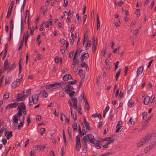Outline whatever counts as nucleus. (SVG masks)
Returning a JSON list of instances; mask_svg holds the SVG:
<instances>
[{
  "instance_id": "obj_11",
  "label": "nucleus",
  "mask_w": 156,
  "mask_h": 156,
  "mask_svg": "<svg viewBox=\"0 0 156 156\" xmlns=\"http://www.w3.org/2000/svg\"><path fill=\"white\" fill-rule=\"evenodd\" d=\"M10 35H9V41H10L11 39V38L12 36V32L11 31L12 30L13 28L14 27V24H13V22L12 20H11L10 22Z\"/></svg>"
},
{
  "instance_id": "obj_6",
  "label": "nucleus",
  "mask_w": 156,
  "mask_h": 156,
  "mask_svg": "<svg viewBox=\"0 0 156 156\" xmlns=\"http://www.w3.org/2000/svg\"><path fill=\"white\" fill-rule=\"evenodd\" d=\"M76 150L79 151L80 148L81 147V144L80 142V140L79 136L77 135L76 137Z\"/></svg>"
},
{
  "instance_id": "obj_58",
  "label": "nucleus",
  "mask_w": 156,
  "mask_h": 156,
  "mask_svg": "<svg viewBox=\"0 0 156 156\" xmlns=\"http://www.w3.org/2000/svg\"><path fill=\"white\" fill-rule=\"evenodd\" d=\"M73 51H70V53L69 54V58H71L72 57H73Z\"/></svg>"
},
{
  "instance_id": "obj_48",
  "label": "nucleus",
  "mask_w": 156,
  "mask_h": 156,
  "mask_svg": "<svg viewBox=\"0 0 156 156\" xmlns=\"http://www.w3.org/2000/svg\"><path fill=\"white\" fill-rule=\"evenodd\" d=\"M45 131V129L44 128H42L41 129V135L42 136L43 135Z\"/></svg>"
},
{
  "instance_id": "obj_4",
  "label": "nucleus",
  "mask_w": 156,
  "mask_h": 156,
  "mask_svg": "<svg viewBox=\"0 0 156 156\" xmlns=\"http://www.w3.org/2000/svg\"><path fill=\"white\" fill-rule=\"evenodd\" d=\"M68 102L70 106L73 108L77 107V100L76 97H74L71 99V101H69Z\"/></svg>"
},
{
  "instance_id": "obj_9",
  "label": "nucleus",
  "mask_w": 156,
  "mask_h": 156,
  "mask_svg": "<svg viewBox=\"0 0 156 156\" xmlns=\"http://www.w3.org/2000/svg\"><path fill=\"white\" fill-rule=\"evenodd\" d=\"M62 84H64L62 82H60V83H57L56 82L55 83L52 84H50L47 85L46 87V88L50 89L52 87H56L57 86H58L59 85H61Z\"/></svg>"
},
{
  "instance_id": "obj_39",
  "label": "nucleus",
  "mask_w": 156,
  "mask_h": 156,
  "mask_svg": "<svg viewBox=\"0 0 156 156\" xmlns=\"http://www.w3.org/2000/svg\"><path fill=\"white\" fill-rule=\"evenodd\" d=\"M87 31L84 34V37L83 41V44H84L85 41H87L88 39L87 34Z\"/></svg>"
},
{
  "instance_id": "obj_18",
  "label": "nucleus",
  "mask_w": 156,
  "mask_h": 156,
  "mask_svg": "<svg viewBox=\"0 0 156 156\" xmlns=\"http://www.w3.org/2000/svg\"><path fill=\"white\" fill-rule=\"evenodd\" d=\"M16 66V64L14 63H13L10 66H9V68L8 69V70L7 72V73H8L11 72V71Z\"/></svg>"
},
{
  "instance_id": "obj_1",
  "label": "nucleus",
  "mask_w": 156,
  "mask_h": 156,
  "mask_svg": "<svg viewBox=\"0 0 156 156\" xmlns=\"http://www.w3.org/2000/svg\"><path fill=\"white\" fill-rule=\"evenodd\" d=\"M82 143L84 146L87 145V142L89 141L92 144H94L97 141L94 138V136L90 134H88L84 136L81 139Z\"/></svg>"
},
{
  "instance_id": "obj_15",
  "label": "nucleus",
  "mask_w": 156,
  "mask_h": 156,
  "mask_svg": "<svg viewBox=\"0 0 156 156\" xmlns=\"http://www.w3.org/2000/svg\"><path fill=\"white\" fill-rule=\"evenodd\" d=\"M9 62L8 60L6 59L4 62V68L3 69V70L5 71L7 70L9 68Z\"/></svg>"
},
{
  "instance_id": "obj_54",
  "label": "nucleus",
  "mask_w": 156,
  "mask_h": 156,
  "mask_svg": "<svg viewBox=\"0 0 156 156\" xmlns=\"http://www.w3.org/2000/svg\"><path fill=\"white\" fill-rule=\"evenodd\" d=\"M109 109V106H107L103 112H105L106 113V112L108 111Z\"/></svg>"
},
{
  "instance_id": "obj_35",
  "label": "nucleus",
  "mask_w": 156,
  "mask_h": 156,
  "mask_svg": "<svg viewBox=\"0 0 156 156\" xmlns=\"http://www.w3.org/2000/svg\"><path fill=\"white\" fill-rule=\"evenodd\" d=\"M12 7H13V6H12L11 7L10 11H9H9L7 13V14L6 16L7 18H9V17L10 16L11 14V11H12Z\"/></svg>"
},
{
  "instance_id": "obj_45",
  "label": "nucleus",
  "mask_w": 156,
  "mask_h": 156,
  "mask_svg": "<svg viewBox=\"0 0 156 156\" xmlns=\"http://www.w3.org/2000/svg\"><path fill=\"white\" fill-rule=\"evenodd\" d=\"M39 145H34L33 147V150L34 151L37 150L39 149Z\"/></svg>"
},
{
  "instance_id": "obj_36",
  "label": "nucleus",
  "mask_w": 156,
  "mask_h": 156,
  "mask_svg": "<svg viewBox=\"0 0 156 156\" xmlns=\"http://www.w3.org/2000/svg\"><path fill=\"white\" fill-rule=\"evenodd\" d=\"M97 39H95L94 37L92 38L93 45H97Z\"/></svg>"
},
{
  "instance_id": "obj_5",
  "label": "nucleus",
  "mask_w": 156,
  "mask_h": 156,
  "mask_svg": "<svg viewBox=\"0 0 156 156\" xmlns=\"http://www.w3.org/2000/svg\"><path fill=\"white\" fill-rule=\"evenodd\" d=\"M22 78L23 76H22L20 79H17L14 80L12 84V88H15L19 86L22 81Z\"/></svg>"
},
{
  "instance_id": "obj_63",
  "label": "nucleus",
  "mask_w": 156,
  "mask_h": 156,
  "mask_svg": "<svg viewBox=\"0 0 156 156\" xmlns=\"http://www.w3.org/2000/svg\"><path fill=\"white\" fill-rule=\"evenodd\" d=\"M55 61L56 63H58L59 62V57L58 56H56L55 59Z\"/></svg>"
},
{
  "instance_id": "obj_60",
  "label": "nucleus",
  "mask_w": 156,
  "mask_h": 156,
  "mask_svg": "<svg viewBox=\"0 0 156 156\" xmlns=\"http://www.w3.org/2000/svg\"><path fill=\"white\" fill-rule=\"evenodd\" d=\"M151 98H152V100L151 102V103H154L155 101V95H152L151 96Z\"/></svg>"
},
{
  "instance_id": "obj_8",
  "label": "nucleus",
  "mask_w": 156,
  "mask_h": 156,
  "mask_svg": "<svg viewBox=\"0 0 156 156\" xmlns=\"http://www.w3.org/2000/svg\"><path fill=\"white\" fill-rule=\"evenodd\" d=\"M73 90H74V88L72 86L68 84L65 88L62 89L63 90L68 94H69L70 91Z\"/></svg>"
},
{
  "instance_id": "obj_43",
  "label": "nucleus",
  "mask_w": 156,
  "mask_h": 156,
  "mask_svg": "<svg viewBox=\"0 0 156 156\" xmlns=\"http://www.w3.org/2000/svg\"><path fill=\"white\" fill-rule=\"evenodd\" d=\"M76 92L74 91H73L70 93H69V95L71 97H73V96L74 95H76Z\"/></svg>"
},
{
  "instance_id": "obj_19",
  "label": "nucleus",
  "mask_w": 156,
  "mask_h": 156,
  "mask_svg": "<svg viewBox=\"0 0 156 156\" xmlns=\"http://www.w3.org/2000/svg\"><path fill=\"white\" fill-rule=\"evenodd\" d=\"M18 117L16 115L13 117L12 119V122L15 125H16L18 123Z\"/></svg>"
},
{
  "instance_id": "obj_31",
  "label": "nucleus",
  "mask_w": 156,
  "mask_h": 156,
  "mask_svg": "<svg viewBox=\"0 0 156 156\" xmlns=\"http://www.w3.org/2000/svg\"><path fill=\"white\" fill-rule=\"evenodd\" d=\"M23 121H21L17 126L18 129L19 130L21 129V127L23 126Z\"/></svg>"
},
{
  "instance_id": "obj_38",
  "label": "nucleus",
  "mask_w": 156,
  "mask_h": 156,
  "mask_svg": "<svg viewBox=\"0 0 156 156\" xmlns=\"http://www.w3.org/2000/svg\"><path fill=\"white\" fill-rule=\"evenodd\" d=\"M83 127L84 126H83L82 130L81 131V133H80L79 134L80 135H81V136L85 135L86 133V130L83 129Z\"/></svg>"
},
{
  "instance_id": "obj_32",
  "label": "nucleus",
  "mask_w": 156,
  "mask_h": 156,
  "mask_svg": "<svg viewBox=\"0 0 156 156\" xmlns=\"http://www.w3.org/2000/svg\"><path fill=\"white\" fill-rule=\"evenodd\" d=\"M73 118V120L76 121L77 119V116L76 112H74L73 114H71Z\"/></svg>"
},
{
  "instance_id": "obj_33",
  "label": "nucleus",
  "mask_w": 156,
  "mask_h": 156,
  "mask_svg": "<svg viewBox=\"0 0 156 156\" xmlns=\"http://www.w3.org/2000/svg\"><path fill=\"white\" fill-rule=\"evenodd\" d=\"M12 131H10L7 135L6 138L7 139H9L12 136Z\"/></svg>"
},
{
  "instance_id": "obj_26",
  "label": "nucleus",
  "mask_w": 156,
  "mask_h": 156,
  "mask_svg": "<svg viewBox=\"0 0 156 156\" xmlns=\"http://www.w3.org/2000/svg\"><path fill=\"white\" fill-rule=\"evenodd\" d=\"M82 70L80 69L78 71V74L80 75V77L81 78H84V76L83 75V73L82 72Z\"/></svg>"
},
{
  "instance_id": "obj_41",
  "label": "nucleus",
  "mask_w": 156,
  "mask_h": 156,
  "mask_svg": "<svg viewBox=\"0 0 156 156\" xmlns=\"http://www.w3.org/2000/svg\"><path fill=\"white\" fill-rule=\"evenodd\" d=\"M116 129L115 131L116 133L119 132V131H121L123 128V127L122 126H120L119 127H116Z\"/></svg>"
},
{
  "instance_id": "obj_29",
  "label": "nucleus",
  "mask_w": 156,
  "mask_h": 156,
  "mask_svg": "<svg viewBox=\"0 0 156 156\" xmlns=\"http://www.w3.org/2000/svg\"><path fill=\"white\" fill-rule=\"evenodd\" d=\"M147 112H143L142 114V118L143 120H145L147 118Z\"/></svg>"
},
{
  "instance_id": "obj_7",
  "label": "nucleus",
  "mask_w": 156,
  "mask_h": 156,
  "mask_svg": "<svg viewBox=\"0 0 156 156\" xmlns=\"http://www.w3.org/2000/svg\"><path fill=\"white\" fill-rule=\"evenodd\" d=\"M17 110H18V111L21 112H23L25 115L26 114L27 111L26 109V106L24 104L22 103L18 107Z\"/></svg>"
},
{
  "instance_id": "obj_50",
  "label": "nucleus",
  "mask_w": 156,
  "mask_h": 156,
  "mask_svg": "<svg viewBox=\"0 0 156 156\" xmlns=\"http://www.w3.org/2000/svg\"><path fill=\"white\" fill-rule=\"evenodd\" d=\"M91 44L89 41L87 42V43L85 44V47L87 49V48L90 47L91 46Z\"/></svg>"
},
{
  "instance_id": "obj_57",
  "label": "nucleus",
  "mask_w": 156,
  "mask_h": 156,
  "mask_svg": "<svg viewBox=\"0 0 156 156\" xmlns=\"http://www.w3.org/2000/svg\"><path fill=\"white\" fill-rule=\"evenodd\" d=\"M2 141L3 142V144L4 145L5 144L7 143V140H6L4 138H2Z\"/></svg>"
},
{
  "instance_id": "obj_42",
  "label": "nucleus",
  "mask_w": 156,
  "mask_h": 156,
  "mask_svg": "<svg viewBox=\"0 0 156 156\" xmlns=\"http://www.w3.org/2000/svg\"><path fill=\"white\" fill-rule=\"evenodd\" d=\"M66 51V49L64 46H62L60 47V51H61L62 54L64 53Z\"/></svg>"
},
{
  "instance_id": "obj_49",
  "label": "nucleus",
  "mask_w": 156,
  "mask_h": 156,
  "mask_svg": "<svg viewBox=\"0 0 156 156\" xmlns=\"http://www.w3.org/2000/svg\"><path fill=\"white\" fill-rule=\"evenodd\" d=\"M35 28L34 27H33L32 28H30V34L31 35H33L34 34V31L35 30L34 29Z\"/></svg>"
},
{
  "instance_id": "obj_53",
  "label": "nucleus",
  "mask_w": 156,
  "mask_h": 156,
  "mask_svg": "<svg viewBox=\"0 0 156 156\" xmlns=\"http://www.w3.org/2000/svg\"><path fill=\"white\" fill-rule=\"evenodd\" d=\"M124 4V2L122 1H119L118 2V5L120 7L121 6Z\"/></svg>"
},
{
  "instance_id": "obj_10",
  "label": "nucleus",
  "mask_w": 156,
  "mask_h": 156,
  "mask_svg": "<svg viewBox=\"0 0 156 156\" xmlns=\"http://www.w3.org/2000/svg\"><path fill=\"white\" fill-rule=\"evenodd\" d=\"M32 101L34 104H36L38 101L39 96L37 94H35L32 96Z\"/></svg>"
},
{
  "instance_id": "obj_64",
  "label": "nucleus",
  "mask_w": 156,
  "mask_h": 156,
  "mask_svg": "<svg viewBox=\"0 0 156 156\" xmlns=\"http://www.w3.org/2000/svg\"><path fill=\"white\" fill-rule=\"evenodd\" d=\"M49 23L48 21L45 22V26L46 27L48 28L49 26Z\"/></svg>"
},
{
  "instance_id": "obj_13",
  "label": "nucleus",
  "mask_w": 156,
  "mask_h": 156,
  "mask_svg": "<svg viewBox=\"0 0 156 156\" xmlns=\"http://www.w3.org/2000/svg\"><path fill=\"white\" fill-rule=\"evenodd\" d=\"M18 106V104L16 102L12 103L9 104L7 106L5 107L6 109H8L10 108H13L16 107Z\"/></svg>"
},
{
  "instance_id": "obj_55",
  "label": "nucleus",
  "mask_w": 156,
  "mask_h": 156,
  "mask_svg": "<svg viewBox=\"0 0 156 156\" xmlns=\"http://www.w3.org/2000/svg\"><path fill=\"white\" fill-rule=\"evenodd\" d=\"M68 5V2L67 0H64V4L63 5V6L65 7H66Z\"/></svg>"
},
{
  "instance_id": "obj_59",
  "label": "nucleus",
  "mask_w": 156,
  "mask_h": 156,
  "mask_svg": "<svg viewBox=\"0 0 156 156\" xmlns=\"http://www.w3.org/2000/svg\"><path fill=\"white\" fill-rule=\"evenodd\" d=\"M123 93L121 91H120V93H119V99H120V98H122V97L123 96Z\"/></svg>"
},
{
  "instance_id": "obj_21",
  "label": "nucleus",
  "mask_w": 156,
  "mask_h": 156,
  "mask_svg": "<svg viewBox=\"0 0 156 156\" xmlns=\"http://www.w3.org/2000/svg\"><path fill=\"white\" fill-rule=\"evenodd\" d=\"M26 14L25 18L26 19V18H27V23H28L29 22V14H30V13H29V12L28 9H27L26 11Z\"/></svg>"
},
{
  "instance_id": "obj_51",
  "label": "nucleus",
  "mask_w": 156,
  "mask_h": 156,
  "mask_svg": "<svg viewBox=\"0 0 156 156\" xmlns=\"http://www.w3.org/2000/svg\"><path fill=\"white\" fill-rule=\"evenodd\" d=\"M135 13L137 16H139L140 15V10L138 9H137Z\"/></svg>"
},
{
  "instance_id": "obj_52",
  "label": "nucleus",
  "mask_w": 156,
  "mask_h": 156,
  "mask_svg": "<svg viewBox=\"0 0 156 156\" xmlns=\"http://www.w3.org/2000/svg\"><path fill=\"white\" fill-rule=\"evenodd\" d=\"M59 96L62 97H63L65 95L64 93L62 91L59 92Z\"/></svg>"
},
{
  "instance_id": "obj_62",
  "label": "nucleus",
  "mask_w": 156,
  "mask_h": 156,
  "mask_svg": "<svg viewBox=\"0 0 156 156\" xmlns=\"http://www.w3.org/2000/svg\"><path fill=\"white\" fill-rule=\"evenodd\" d=\"M60 41L62 44L64 45L65 43L66 40L63 39H62L60 40Z\"/></svg>"
},
{
  "instance_id": "obj_24",
  "label": "nucleus",
  "mask_w": 156,
  "mask_h": 156,
  "mask_svg": "<svg viewBox=\"0 0 156 156\" xmlns=\"http://www.w3.org/2000/svg\"><path fill=\"white\" fill-rule=\"evenodd\" d=\"M11 80V78L10 76H6L5 79V84L6 85L7 84H9Z\"/></svg>"
},
{
  "instance_id": "obj_37",
  "label": "nucleus",
  "mask_w": 156,
  "mask_h": 156,
  "mask_svg": "<svg viewBox=\"0 0 156 156\" xmlns=\"http://www.w3.org/2000/svg\"><path fill=\"white\" fill-rule=\"evenodd\" d=\"M121 72V69H119L118 71L116 73L115 76V80H118V78L119 75Z\"/></svg>"
},
{
  "instance_id": "obj_46",
  "label": "nucleus",
  "mask_w": 156,
  "mask_h": 156,
  "mask_svg": "<svg viewBox=\"0 0 156 156\" xmlns=\"http://www.w3.org/2000/svg\"><path fill=\"white\" fill-rule=\"evenodd\" d=\"M87 129L89 130L90 129V125L88 122H85V123H84Z\"/></svg>"
},
{
  "instance_id": "obj_28",
  "label": "nucleus",
  "mask_w": 156,
  "mask_h": 156,
  "mask_svg": "<svg viewBox=\"0 0 156 156\" xmlns=\"http://www.w3.org/2000/svg\"><path fill=\"white\" fill-rule=\"evenodd\" d=\"M94 144H95V147L96 148L98 149L101 148V146L100 145V143L99 141H97V142Z\"/></svg>"
},
{
  "instance_id": "obj_2",
  "label": "nucleus",
  "mask_w": 156,
  "mask_h": 156,
  "mask_svg": "<svg viewBox=\"0 0 156 156\" xmlns=\"http://www.w3.org/2000/svg\"><path fill=\"white\" fill-rule=\"evenodd\" d=\"M154 136L151 135V134L147 135L145 137L140 140L138 143L137 146L140 147L144 144L148 143L150 140L153 139Z\"/></svg>"
},
{
  "instance_id": "obj_61",
  "label": "nucleus",
  "mask_w": 156,
  "mask_h": 156,
  "mask_svg": "<svg viewBox=\"0 0 156 156\" xmlns=\"http://www.w3.org/2000/svg\"><path fill=\"white\" fill-rule=\"evenodd\" d=\"M154 1H152L151 4L150 6V7L151 9H152V8H153V7L154 5Z\"/></svg>"
},
{
  "instance_id": "obj_34",
  "label": "nucleus",
  "mask_w": 156,
  "mask_h": 156,
  "mask_svg": "<svg viewBox=\"0 0 156 156\" xmlns=\"http://www.w3.org/2000/svg\"><path fill=\"white\" fill-rule=\"evenodd\" d=\"M9 92H6L4 95V98L6 99H8L9 97Z\"/></svg>"
},
{
  "instance_id": "obj_27",
  "label": "nucleus",
  "mask_w": 156,
  "mask_h": 156,
  "mask_svg": "<svg viewBox=\"0 0 156 156\" xmlns=\"http://www.w3.org/2000/svg\"><path fill=\"white\" fill-rule=\"evenodd\" d=\"M90 106L89 104H88V102L87 101H86L85 102V108L86 109L87 111H89L90 109Z\"/></svg>"
},
{
  "instance_id": "obj_40",
  "label": "nucleus",
  "mask_w": 156,
  "mask_h": 156,
  "mask_svg": "<svg viewBox=\"0 0 156 156\" xmlns=\"http://www.w3.org/2000/svg\"><path fill=\"white\" fill-rule=\"evenodd\" d=\"M76 80H73V81L69 82L67 83L68 85H70V86H71L72 84H74L76 83Z\"/></svg>"
},
{
  "instance_id": "obj_25",
  "label": "nucleus",
  "mask_w": 156,
  "mask_h": 156,
  "mask_svg": "<svg viewBox=\"0 0 156 156\" xmlns=\"http://www.w3.org/2000/svg\"><path fill=\"white\" fill-rule=\"evenodd\" d=\"M80 66L82 67H85L86 69V70L87 71H88L89 69L87 65L86 64L85 62H83V63H81L80 64Z\"/></svg>"
},
{
  "instance_id": "obj_20",
  "label": "nucleus",
  "mask_w": 156,
  "mask_h": 156,
  "mask_svg": "<svg viewBox=\"0 0 156 156\" xmlns=\"http://www.w3.org/2000/svg\"><path fill=\"white\" fill-rule=\"evenodd\" d=\"M91 116L94 118L98 117L99 119H101V115L100 113H96L95 114H92Z\"/></svg>"
},
{
  "instance_id": "obj_23",
  "label": "nucleus",
  "mask_w": 156,
  "mask_h": 156,
  "mask_svg": "<svg viewBox=\"0 0 156 156\" xmlns=\"http://www.w3.org/2000/svg\"><path fill=\"white\" fill-rule=\"evenodd\" d=\"M150 101V98L148 96H147L145 98L144 103L145 105H147L148 103V102Z\"/></svg>"
},
{
  "instance_id": "obj_30",
  "label": "nucleus",
  "mask_w": 156,
  "mask_h": 156,
  "mask_svg": "<svg viewBox=\"0 0 156 156\" xmlns=\"http://www.w3.org/2000/svg\"><path fill=\"white\" fill-rule=\"evenodd\" d=\"M74 109H76V111H77L80 114H82V112H81V107L79 105V106L78 107H76V108Z\"/></svg>"
},
{
  "instance_id": "obj_22",
  "label": "nucleus",
  "mask_w": 156,
  "mask_h": 156,
  "mask_svg": "<svg viewBox=\"0 0 156 156\" xmlns=\"http://www.w3.org/2000/svg\"><path fill=\"white\" fill-rule=\"evenodd\" d=\"M72 127L74 131L76 132L77 131V123L76 122H74Z\"/></svg>"
},
{
  "instance_id": "obj_56",
  "label": "nucleus",
  "mask_w": 156,
  "mask_h": 156,
  "mask_svg": "<svg viewBox=\"0 0 156 156\" xmlns=\"http://www.w3.org/2000/svg\"><path fill=\"white\" fill-rule=\"evenodd\" d=\"M76 17L77 19L78 23H80V17L78 13H77L76 15Z\"/></svg>"
},
{
  "instance_id": "obj_14",
  "label": "nucleus",
  "mask_w": 156,
  "mask_h": 156,
  "mask_svg": "<svg viewBox=\"0 0 156 156\" xmlns=\"http://www.w3.org/2000/svg\"><path fill=\"white\" fill-rule=\"evenodd\" d=\"M39 94H41L42 97L46 98L48 96V94L46 91L44 90H42L40 91L39 93Z\"/></svg>"
},
{
  "instance_id": "obj_47",
  "label": "nucleus",
  "mask_w": 156,
  "mask_h": 156,
  "mask_svg": "<svg viewBox=\"0 0 156 156\" xmlns=\"http://www.w3.org/2000/svg\"><path fill=\"white\" fill-rule=\"evenodd\" d=\"M46 145H44V146H41V145H39V150H43L46 147Z\"/></svg>"
},
{
  "instance_id": "obj_44",
  "label": "nucleus",
  "mask_w": 156,
  "mask_h": 156,
  "mask_svg": "<svg viewBox=\"0 0 156 156\" xmlns=\"http://www.w3.org/2000/svg\"><path fill=\"white\" fill-rule=\"evenodd\" d=\"M16 115H17L16 116H17V117L20 118V117L22 116L23 115V114L22 113V112L18 111V112L17 113Z\"/></svg>"
},
{
  "instance_id": "obj_17",
  "label": "nucleus",
  "mask_w": 156,
  "mask_h": 156,
  "mask_svg": "<svg viewBox=\"0 0 156 156\" xmlns=\"http://www.w3.org/2000/svg\"><path fill=\"white\" fill-rule=\"evenodd\" d=\"M143 69L144 68L142 66H140L138 68L136 71V76H138L139 74L143 72Z\"/></svg>"
},
{
  "instance_id": "obj_12",
  "label": "nucleus",
  "mask_w": 156,
  "mask_h": 156,
  "mask_svg": "<svg viewBox=\"0 0 156 156\" xmlns=\"http://www.w3.org/2000/svg\"><path fill=\"white\" fill-rule=\"evenodd\" d=\"M89 57V54L87 52H84L82 54L81 57V61H83L84 59L87 58Z\"/></svg>"
},
{
  "instance_id": "obj_3",
  "label": "nucleus",
  "mask_w": 156,
  "mask_h": 156,
  "mask_svg": "<svg viewBox=\"0 0 156 156\" xmlns=\"http://www.w3.org/2000/svg\"><path fill=\"white\" fill-rule=\"evenodd\" d=\"M31 90L29 89L27 90H26L23 91V94L22 97H19L17 98V101H22L26 98L31 93Z\"/></svg>"
},
{
  "instance_id": "obj_16",
  "label": "nucleus",
  "mask_w": 156,
  "mask_h": 156,
  "mask_svg": "<svg viewBox=\"0 0 156 156\" xmlns=\"http://www.w3.org/2000/svg\"><path fill=\"white\" fill-rule=\"evenodd\" d=\"M72 76L70 74H66L63 77V80L64 81H67L69 79H72Z\"/></svg>"
}]
</instances>
